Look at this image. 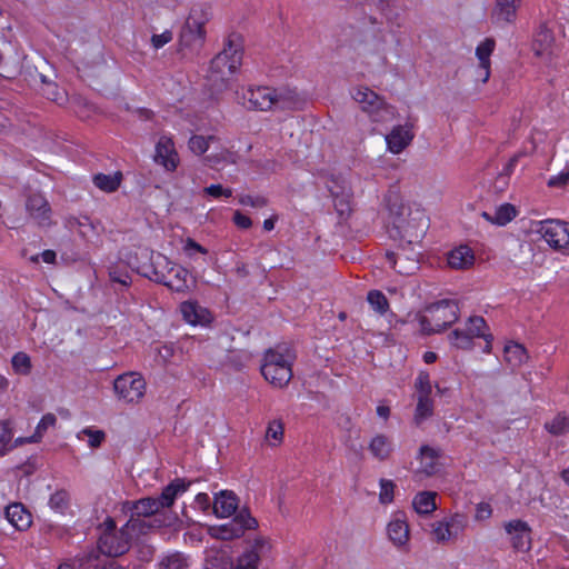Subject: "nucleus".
<instances>
[{
	"label": "nucleus",
	"instance_id": "1",
	"mask_svg": "<svg viewBox=\"0 0 569 569\" xmlns=\"http://www.w3.org/2000/svg\"><path fill=\"white\" fill-rule=\"evenodd\" d=\"M388 220L391 224L389 236L395 242L420 244L428 229V218L420 208L402 202L397 194L386 198Z\"/></svg>",
	"mask_w": 569,
	"mask_h": 569
},
{
	"label": "nucleus",
	"instance_id": "2",
	"mask_svg": "<svg viewBox=\"0 0 569 569\" xmlns=\"http://www.w3.org/2000/svg\"><path fill=\"white\" fill-rule=\"evenodd\" d=\"M242 63V50L231 40L224 46L210 63L208 81L217 91L228 89L233 77L239 71Z\"/></svg>",
	"mask_w": 569,
	"mask_h": 569
},
{
	"label": "nucleus",
	"instance_id": "3",
	"mask_svg": "<svg viewBox=\"0 0 569 569\" xmlns=\"http://www.w3.org/2000/svg\"><path fill=\"white\" fill-rule=\"evenodd\" d=\"M295 352L287 347L269 349L263 355L261 373L276 388H284L292 378Z\"/></svg>",
	"mask_w": 569,
	"mask_h": 569
},
{
	"label": "nucleus",
	"instance_id": "4",
	"mask_svg": "<svg viewBox=\"0 0 569 569\" xmlns=\"http://www.w3.org/2000/svg\"><path fill=\"white\" fill-rule=\"evenodd\" d=\"M459 308L453 300H440L428 306L419 318L420 330L426 335L438 333L458 319Z\"/></svg>",
	"mask_w": 569,
	"mask_h": 569
},
{
	"label": "nucleus",
	"instance_id": "5",
	"mask_svg": "<svg viewBox=\"0 0 569 569\" xmlns=\"http://www.w3.org/2000/svg\"><path fill=\"white\" fill-rule=\"evenodd\" d=\"M211 19L210 8L207 6L193 7L181 29L179 42L189 50L200 49L206 41V24Z\"/></svg>",
	"mask_w": 569,
	"mask_h": 569
},
{
	"label": "nucleus",
	"instance_id": "6",
	"mask_svg": "<svg viewBox=\"0 0 569 569\" xmlns=\"http://www.w3.org/2000/svg\"><path fill=\"white\" fill-rule=\"evenodd\" d=\"M352 98L375 122H386L393 118V108L368 87L359 86L355 88Z\"/></svg>",
	"mask_w": 569,
	"mask_h": 569
},
{
	"label": "nucleus",
	"instance_id": "7",
	"mask_svg": "<svg viewBox=\"0 0 569 569\" xmlns=\"http://www.w3.org/2000/svg\"><path fill=\"white\" fill-rule=\"evenodd\" d=\"M420 244H406L397 242L395 251H388L386 258L399 274L410 276L419 269Z\"/></svg>",
	"mask_w": 569,
	"mask_h": 569
},
{
	"label": "nucleus",
	"instance_id": "8",
	"mask_svg": "<svg viewBox=\"0 0 569 569\" xmlns=\"http://www.w3.org/2000/svg\"><path fill=\"white\" fill-rule=\"evenodd\" d=\"M158 266L167 268L168 272L158 270V272L150 276V279L177 292H184L189 289V272L186 268L171 262L161 254H158Z\"/></svg>",
	"mask_w": 569,
	"mask_h": 569
},
{
	"label": "nucleus",
	"instance_id": "9",
	"mask_svg": "<svg viewBox=\"0 0 569 569\" xmlns=\"http://www.w3.org/2000/svg\"><path fill=\"white\" fill-rule=\"evenodd\" d=\"M104 527L98 541L99 550L109 557H118L127 552L130 547V537L124 528L117 531L116 523L111 518L104 521Z\"/></svg>",
	"mask_w": 569,
	"mask_h": 569
},
{
	"label": "nucleus",
	"instance_id": "10",
	"mask_svg": "<svg viewBox=\"0 0 569 569\" xmlns=\"http://www.w3.org/2000/svg\"><path fill=\"white\" fill-rule=\"evenodd\" d=\"M415 389L417 406L415 409L413 421L417 426H419L425 420L432 417L435 408L433 400L431 398L432 386L428 371H419L416 378Z\"/></svg>",
	"mask_w": 569,
	"mask_h": 569
},
{
	"label": "nucleus",
	"instance_id": "11",
	"mask_svg": "<svg viewBox=\"0 0 569 569\" xmlns=\"http://www.w3.org/2000/svg\"><path fill=\"white\" fill-rule=\"evenodd\" d=\"M146 388V380L137 372L123 373L113 382L116 396L127 403H138L143 398Z\"/></svg>",
	"mask_w": 569,
	"mask_h": 569
},
{
	"label": "nucleus",
	"instance_id": "12",
	"mask_svg": "<svg viewBox=\"0 0 569 569\" xmlns=\"http://www.w3.org/2000/svg\"><path fill=\"white\" fill-rule=\"evenodd\" d=\"M535 231L553 250L569 249V222L561 220L538 221Z\"/></svg>",
	"mask_w": 569,
	"mask_h": 569
},
{
	"label": "nucleus",
	"instance_id": "13",
	"mask_svg": "<svg viewBox=\"0 0 569 569\" xmlns=\"http://www.w3.org/2000/svg\"><path fill=\"white\" fill-rule=\"evenodd\" d=\"M257 520L247 511H240L232 520L219 527L210 529L213 538L221 540H232L243 536L246 530L253 529Z\"/></svg>",
	"mask_w": 569,
	"mask_h": 569
},
{
	"label": "nucleus",
	"instance_id": "14",
	"mask_svg": "<svg viewBox=\"0 0 569 569\" xmlns=\"http://www.w3.org/2000/svg\"><path fill=\"white\" fill-rule=\"evenodd\" d=\"M271 552V543L264 537L252 540L238 558L237 565L230 569H258L261 560L267 559Z\"/></svg>",
	"mask_w": 569,
	"mask_h": 569
},
{
	"label": "nucleus",
	"instance_id": "15",
	"mask_svg": "<svg viewBox=\"0 0 569 569\" xmlns=\"http://www.w3.org/2000/svg\"><path fill=\"white\" fill-rule=\"evenodd\" d=\"M386 533L395 548L400 551L409 550L410 528L405 512L396 511L391 515Z\"/></svg>",
	"mask_w": 569,
	"mask_h": 569
},
{
	"label": "nucleus",
	"instance_id": "16",
	"mask_svg": "<svg viewBox=\"0 0 569 569\" xmlns=\"http://www.w3.org/2000/svg\"><path fill=\"white\" fill-rule=\"evenodd\" d=\"M153 161L170 172L178 168L180 158L171 137L166 134L160 136L156 143Z\"/></svg>",
	"mask_w": 569,
	"mask_h": 569
},
{
	"label": "nucleus",
	"instance_id": "17",
	"mask_svg": "<svg viewBox=\"0 0 569 569\" xmlns=\"http://www.w3.org/2000/svg\"><path fill=\"white\" fill-rule=\"evenodd\" d=\"M503 527L515 550L521 552L530 550L531 529L526 521L515 519L506 522Z\"/></svg>",
	"mask_w": 569,
	"mask_h": 569
},
{
	"label": "nucleus",
	"instance_id": "18",
	"mask_svg": "<svg viewBox=\"0 0 569 569\" xmlns=\"http://www.w3.org/2000/svg\"><path fill=\"white\" fill-rule=\"evenodd\" d=\"M273 88L256 87L248 88L243 94V104L248 109L268 111L273 108Z\"/></svg>",
	"mask_w": 569,
	"mask_h": 569
},
{
	"label": "nucleus",
	"instance_id": "19",
	"mask_svg": "<svg viewBox=\"0 0 569 569\" xmlns=\"http://www.w3.org/2000/svg\"><path fill=\"white\" fill-rule=\"evenodd\" d=\"M415 133L408 124H399L386 136L387 150L393 154L402 152L413 140Z\"/></svg>",
	"mask_w": 569,
	"mask_h": 569
},
{
	"label": "nucleus",
	"instance_id": "20",
	"mask_svg": "<svg viewBox=\"0 0 569 569\" xmlns=\"http://www.w3.org/2000/svg\"><path fill=\"white\" fill-rule=\"evenodd\" d=\"M553 42L552 32L545 24H541L532 40L531 47L535 56L543 62H550L553 56Z\"/></svg>",
	"mask_w": 569,
	"mask_h": 569
},
{
	"label": "nucleus",
	"instance_id": "21",
	"mask_svg": "<svg viewBox=\"0 0 569 569\" xmlns=\"http://www.w3.org/2000/svg\"><path fill=\"white\" fill-rule=\"evenodd\" d=\"M273 108L279 110H299L306 103L303 97L288 87L273 88Z\"/></svg>",
	"mask_w": 569,
	"mask_h": 569
},
{
	"label": "nucleus",
	"instance_id": "22",
	"mask_svg": "<svg viewBox=\"0 0 569 569\" xmlns=\"http://www.w3.org/2000/svg\"><path fill=\"white\" fill-rule=\"evenodd\" d=\"M26 209L31 219L39 226H48L50 223L51 209L43 196L34 193L28 197Z\"/></svg>",
	"mask_w": 569,
	"mask_h": 569
},
{
	"label": "nucleus",
	"instance_id": "23",
	"mask_svg": "<svg viewBox=\"0 0 569 569\" xmlns=\"http://www.w3.org/2000/svg\"><path fill=\"white\" fill-rule=\"evenodd\" d=\"M440 457V451L437 448L430 447L428 445H423L419 448L417 460L419 461V466L416 470L417 475H422L426 477L433 476L438 470V459Z\"/></svg>",
	"mask_w": 569,
	"mask_h": 569
},
{
	"label": "nucleus",
	"instance_id": "24",
	"mask_svg": "<svg viewBox=\"0 0 569 569\" xmlns=\"http://www.w3.org/2000/svg\"><path fill=\"white\" fill-rule=\"evenodd\" d=\"M473 250L468 246H459L447 253V263L451 269L466 270L475 263Z\"/></svg>",
	"mask_w": 569,
	"mask_h": 569
},
{
	"label": "nucleus",
	"instance_id": "25",
	"mask_svg": "<svg viewBox=\"0 0 569 569\" xmlns=\"http://www.w3.org/2000/svg\"><path fill=\"white\" fill-rule=\"evenodd\" d=\"M183 319L191 326H204L211 321L208 309L193 301H184L180 306Z\"/></svg>",
	"mask_w": 569,
	"mask_h": 569
},
{
	"label": "nucleus",
	"instance_id": "26",
	"mask_svg": "<svg viewBox=\"0 0 569 569\" xmlns=\"http://www.w3.org/2000/svg\"><path fill=\"white\" fill-rule=\"evenodd\" d=\"M521 0H496L492 20L497 24L513 23Z\"/></svg>",
	"mask_w": 569,
	"mask_h": 569
},
{
	"label": "nucleus",
	"instance_id": "27",
	"mask_svg": "<svg viewBox=\"0 0 569 569\" xmlns=\"http://www.w3.org/2000/svg\"><path fill=\"white\" fill-rule=\"evenodd\" d=\"M238 509V498L229 490H222L214 496L213 512L218 518H229Z\"/></svg>",
	"mask_w": 569,
	"mask_h": 569
},
{
	"label": "nucleus",
	"instance_id": "28",
	"mask_svg": "<svg viewBox=\"0 0 569 569\" xmlns=\"http://www.w3.org/2000/svg\"><path fill=\"white\" fill-rule=\"evenodd\" d=\"M518 214V210L511 203H501L492 212L483 211L481 217L491 224L506 226Z\"/></svg>",
	"mask_w": 569,
	"mask_h": 569
},
{
	"label": "nucleus",
	"instance_id": "29",
	"mask_svg": "<svg viewBox=\"0 0 569 569\" xmlns=\"http://www.w3.org/2000/svg\"><path fill=\"white\" fill-rule=\"evenodd\" d=\"M161 527V522L157 519H149L143 517L130 516V519L123 526L124 531L132 538H138L139 536L147 535L154 528Z\"/></svg>",
	"mask_w": 569,
	"mask_h": 569
},
{
	"label": "nucleus",
	"instance_id": "30",
	"mask_svg": "<svg viewBox=\"0 0 569 569\" xmlns=\"http://www.w3.org/2000/svg\"><path fill=\"white\" fill-rule=\"evenodd\" d=\"M368 449L375 459L385 461L391 457L393 443L388 436L378 433L371 438Z\"/></svg>",
	"mask_w": 569,
	"mask_h": 569
},
{
	"label": "nucleus",
	"instance_id": "31",
	"mask_svg": "<svg viewBox=\"0 0 569 569\" xmlns=\"http://www.w3.org/2000/svg\"><path fill=\"white\" fill-rule=\"evenodd\" d=\"M495 40L487 38L476 48V56L479 60L480 74L483 82H487L490 77V57L495 50Z\"/></svg>",
	"mask_w": 569,
	"mask_h": 569
},
{
	"label": "nucleus",
	"instance_id": "32",
	"mask_svg": "<svg viewBox=\"0 0 569 569\" xmlns=\"http://www.w3.org/2000/svg\"><path fill=\"white\" fill-rule=\"evenodd\" d=\"M488 326L482 317H470L466 323L465 331L475 338H483L486 340L485 352H490L492 336L488 332Z\"/></svg>",
	"mask_w": 569,
	"mask_h": 569
},
{
	"label": "nucleus",
	"instance_id": "33",
	"mask_svg": "<svg viewBox=\"0 0 569 569\" xmlns=\"http://www.w3.org/2000/svg\"><path fill=\"white\" fill-rule=\"evenodd\" d=\"M6 518L18 530H26L31 525V515L21 503L8 506Z\"/></svg>",
	"mask_w": 569,
	"mask_h": 569
},
{
	"label": "nucleus",
	"instance_id": "34",
	"mask_svg": "<svg viewBox=\"0 0 569 569\" xmlns=\"http://www.w3.org/2000/svg\"><path fill=\"white\" fill-rule=\"evenodd\" d=\"M123 507L128 509L132 516L143 518H149L160 510L156 498L152 497L142 498L133 502H126Z\"/></svg>",
	"mask_w": 569,
	"mask_h": 569
},
{
	"label": "nucleus",
	"instance_id": "35",
	"mask_svg": "<svg viewBox=\"0 0 569 569\" xmlns=\"http://www.w3.org/2000/svg\"><path fill=\"white\" fill-rule=\"evenodd\" d=\"M188 489V483L181 479H176L169 483L161 492L159 498H156L159 508H169L173 505L176 498Z\"/></svg>",
	"mask_w": 569,
	"mask_h": 569
},
{
	"label": "nucleus",
	"instance_id": "36",
	"mask_svg": "<svg viewBox=\"0 0 569 569\" xmlns=\"http://www.w3.org/2000/svg\"><path fill=\"white\" fill-rule=\"evenodd\" d=\"M436 497L433 491L418 492L412 500V507L419 515H430L437 509Z\"/></svg>",
	"mask_w": 569,
	"mask_h": 569
},
{
	"label": "nucleus",
	"instance_id": "37",
	"mask_svg": "<svg viewBox=\"0 0 569 569\" xmlns=\"http://www.w3.org/2000/svg\"><path fill=\"white\" fill-rule=\"evenodd\" d=\"M545 430L553 437L563 436L569 432V412H558L553 418L546 421Z\"/></svg>",
	"mask_w": 569,
	"mask_h": 569
},
{
	"label": "nucleus",
	"instance_id": "38",
	"mask_svg": "<svg viewBox=\"0 0 569 569\" xmlns=\"http://www.w3.org/2000/svg\"><path fill=\"white\" fill-rule=\"evenodd\" d=\"M189 566V558L178 551L162 556L158 562V569H188Z\"/></svg>",
	"mask_w": 569,
	"mask_h": 569
},
{
	"label": "nucleus",
	"instance_id": "39",
	"mask_svg": "<svg viewBox=\"0 0 569 569\" xmlns=\"http://www.w3.org/2000/svg\"><path fill=\"white\" fill-rule=\"evenodd\" d=\"M505 360L513 368L521 366L527 361V351L525 347L517 342H509L505 346Z\"/></svg>",
	"mask_w": 569,
	"mask_h": 569
},
{
	"label": "nucleus",
	"instance_id": "40",
	"mask_svg": "<svg viewBox=\"0 0 569 569\" xmlns=\"http://www.w3.org/2000/svg\"><path fill=\"white\" fill-rule=\"evenodd\" d=\"M121 180L122 174L120 172L111 174L98 173L93 177L94 186L104 192L116 191L119 188Z\"/></svg>",
	"mask_w": 569,
	"mask_h": 569
},
{
	"label": "nucleus",
	"instance_id": "41",
	"mask_svg": "<svg viewBox=\"0 0 569 569\" xmlns=\"http://www.w3.org/2000/svg\"><path fill=\"white\" fill-rule=\"evenodd\" d=\"M76 438L78 440H83L87 438L88 447L91 449H97L106 440V432L93 427H86L77 432Z\"/></svg>",
	"mask_w": 569,
	"mask_h": 569
},
{
	"label": "nucleus",
	"instance_id": "42",
	"mask_svg": "<svg viewBox=\"0 0 569 569\" xmlns=\"http://www.w3.org/2000/svg\"><path fill=\"white\" fill-rule=\"evenodd\" d=\"M330 192L335 200V207L337 210L343 214L345 212H348L350 210L349 202L351 192L348 187H341V190L338 191L335 189V187H330Z\"/></svg>",
	"mask_w": 569,
	"mask_h": 569
},
{
	"label": "nucleus",
	"instance_id": "43",
	"mask_svg": "<svg viewBox=\"0 0 569 569\" xmlns=\"http://www.w3.org/2000/svg\"><path fill=\"white\" fill-rule=\"evenodd\" d=\"M431 537L438 543L448 542L453 538L446 518L431 525Z\"/></svg>",
	"mask_w": 569,
	"mask_h": 569
},
{
	"label": "nucleus",
	"instance_id": "44",
	"mask_svg": "<svg viewBox=\"0 0 569 569\" xmlns=\"http://www.w3.org/2000/svg\"><path fill=\"white\" fill-rule=\"evenodd\" d=\"M11 365L16 373L28 376L31 372V359L26 352H17L11 359Z\"/></svg>",
	"mask_w": 569,
	"mask_h": 569
},
{
	"label": "nucleus",
	"instance_id": "45",
	"mask_svg": "<svg viewBox=\"0 0 569 569\" xmlns=\"http://www.w3.org/2000/svg\"><path fill=\"white\" fill-rule=\"evenodd\" d=\"M368 303L370 307L378 313L383 315L387 312L389 308L388 300L386 296L378 290H371L367 296Z\"/></svg>",
	"mask_w": 569,
	"mask_h": 569
},
{
	"label": "nucleus",
	"instance_id": "46",
	"mask_svg": "<svg viewBox=\"0 0 569 569\" xmlns=\"http://www.w3.org/2000/svg\"><path fill=\"white\" fill-rule=\"evenodd\" d=\"M57 423V418L53 413H46L36 427V431L32 436H30L31 441H40L47 430L51 427H54Z\"/></svg>",
	"mask_w": 569,
	"mask_h": 569
},
{
	"label": "nucleus",
	"instance_id": "47",
	"mask_svg": "<svg viewBox=\"0 0 569 569\" xmlns=\"http://www.w3.org/2000/svg\"><path fill=\"white\" fill-rule=\"evenodd\" d=\"M449 341L451 346L458 349H470L472 348L473 339L465 329H456L449 335Z\"/></svg>",
	"mask_w": 569,
	"mask_h": 569
},
{
	"label": "nucleus",
	"instance_id": "48",
	"mask_svg": "<svg viewBox=\"0 0 569 569\" xmlns=\"http://www.w3.org/2000/svg\"><path fill=\"white\" fill-rule=\"evenodd\" d=\"M214 139L213 136L203 137V136H192L188 141V147L197 156L203 154L208 149L210 141Z\"/></svg>",
	"mask_w": 569,
	"mask_h": 569
},
{
	"label": "nucleus",
	"instance_id": "49",
	"mask_svg": "<svg viewBox=\"0 0 569 569\" xmlns=\"http://www.w3.org/2000/svg\"><path fill=\"white\" fill-rule=\"evenodd\" d=\"M266 439L270 441L272 446H277L282 442L283 439V423L281 420H273L269 422Z\"/></svg>",
	"mask_w": 569,
	"mask_h": 569
},
{
	"label": "nucleus",
	"instance_id": "50",
	"mask_svg": "<svg viewBox=\"0 0 569 569\" xmlns=\"http://www.w3.org/2000/svg\"><path fill=\"white\" fill-rule=\"evenodd\" d=\"M379 501L382 505H389L393 501L395 498V488L396 485L392 480L389 479H380L379 481Z\"/></svg>",
	"mask_w": 569,
	"mask_h": 569
},
{
	"label": "nucleus",
	"instance_id": "51",
	"mask_svg": "<svg viewBox=\"0 0 569 569\" xmlns=\"http://www.w3.org/2000/svg\"><path fill=\"white\" fill-rule=\"evenodd\" d=\"M446 520L453 538L463 532L468 527V519L461 513H455L446 518Z\"/></svg>",
	"mask_w": 569,
	"mask_h": 569
},
{
	"label": "nucleus",
	"instance_id": "52",
	"mask_svg": "<svg viewBox=\"0 0 569 569\" xmlns=\"http://www.w3.org/2000/svg\"><path fill=\"white\" fill-rule=\"evenodd\" d=\"M238 202L243 207L263 208L267 206L268 200L260 194H239Z\"/></svg>",
	"mask_w": 569,
	"mask_h": 569
},
{
	"label": "nucleus",
	"instance_id": "53",
	"mask_svg": "<svg viewBox=\"0 0 569 569\" xmlns=\"http://www.w3.org/2000/svg\"><path fill=\"white\" fill-rule=\"evenodd\" d=\"M202 194L210 197L212 199L220 198H230L232 196V190L229 188L222 187V184H210L202 190Z\"/></svg>",
	"mask_w": 569,
	"mask_h": 569
},
{
	"label": "nucleus",
	"instance_id": "54",
	"mask_svg": "<svg viewBox=\"0 0 569 569\" xmlns=\"http://www.w3.org/2000/svg\"><path fill=\"white\" fill-rule=\"evenodd\" d=\"M12 425L13 422L10 419L0 421V442L4 446L9 445L12 440Z\"/></svg>",
	"mask_w": 569,
	"mask_h": 569
},
{
	"label": "nucleus",
	"instance_id": "55",
	"mask_svg": "<svg viewBox=\"0 0 569 569\" xmlns=\"http://www.w3.org/2000/svg\"><path fill=\"white\" fill-rule=\"evenodd\" d=\"M569 183V164L565 167L558 174L552 176L548 180L549 187H563Z\"/></svg>",
	"mask_w": 569,
	"mask_h": 569
},
{
	"label": "nucleus",
	"instance_id": "56",
	"mask_svg": "<svg viewBox=\"0 0 569 569\" xmlns=\"http://www.w3.org/2000/svg\"><path fill=\"white\" fill-rule=\"evenodd\" d=\"M183 251L188 257H193L194 253L207 254L208 250L196 242L193 239L188 238L183 244Z\"/></svg>",
	"mask_w": 569,
	"mask_h": 569
},
{
	"label": "nucleus",
	"instance_id": "57",
	"mask_svg": "<svg viewBox=\"0 0 569 569\" xmlns=\"http://www.w3.org/2000/svg\"><path fill=\"white\" fill-rule=\"evenodd\" d=\"M492 516V508L488 502H479L476 506L475 511V520L476 521H485L491 518Z\"/></svg>",
	"mask_w": 569,
	"mask_h": 569
},
{
	"label": "nucleus",
	"instance_id": "58",
	"mask_svg": "<svg viewBox=\"0 0 569 569\" xmlns=\"http://www.w3.org/2000/svg\"><path fill=\"white\" fill-rule=\"evenodd\" d=\"M172 40V32L169 30L163 31L160 34H153L151 37V43L154 49H160Z\"/></svg>",
	"mask_w": 569,
	"mask_h": 569
},
{
	"label": "nucleus",
	"instance_id": "59",
	"mask_svg": "<svg viewBox=\"0 0 569 569\" xmlns=\"http://www.w3.org/2000/svg\"><path fill=\"white\" fill-rule=\"evenodd\" d=\"M232 220L234 224L241 229H248L252 224L251 219L248 216L241 213L240 211L234 212Z\"/></svg>",
	"mask_w": 569,
	"mask_h": 569
},
{
	"label": "nucleus",
	"instance_id": "60",
	"mask_svg": "<svg viewBox=\"0 0 569 569\" xmlns=\"http://www.w3.org/2000/svg\"><path fill=\"white\" fill-rule=\"evenodd\" d=\"M110 279L113 282H118L122 286H129L130 284V276L128 273H120L117 270H110L109 271Z\"/></svg>",
	"mask_w": 569,
	"mask_h": 569
},
{
	"label": "nucleus",
	"instance_id": "61",
	"mask_svg": "<svg viewBox=\"0 0 569 569\" xmlns=\"http://www.w3.org/2000/svg\"><path fill=\"white\" fill-rule=\"evenodd\" d=\"M66 495L64 492H57L50 498V506L56 509H61L64 506Z\"/></svg>",
	"mask_w": 569,
	"mask_h": 569
},
{
	"label": "nucleus",
	"instance_id": "62",
	"mask_svg": "<svg viewBox=\"0 0 569 569\" xmlns=\"http://www.w3.org/2000/svg\"><path fill=\"white\" fill-rule=\"evenodd\" d=\"M41 259L46 262V263H53L54 260H56V252L52 251V250H44L42 253H41Z\"/></svg>",
	"mask_w": 569,
	"mask_h": 569
},
{
	"label": "nucleus",
	"instance_id": "63",
	"mask_svg": "<svg viewBox=\"0 0 569 569\" xmlns=\"http://www.w3.org/2000/svg\"><path fill=\"white\" fill-rule=\"evenodd\" d=\"M196 501L202 506L203 508H208L209 503H210V498L207 493H199L197 495L196 497Z\"/></svg>",
	"mask_w": 569,
	"mask_h": 569
},
{
	"label": "nucleus",
	"instance_id": "64",
	"mask_svg": "<svg viewBox=\"0 0 569 569\" xmlns=\"http://www.w3.org/2000/svg\"><path fill=\"white\" fill-rule=\"evenodd\" d=\"M377 415L380 418L388 419L390 416V408L388 406L380 405L377 407Z\"/></svg>",
	"mask_w": 569,
	"mask_h": 569
}]
</instances>
